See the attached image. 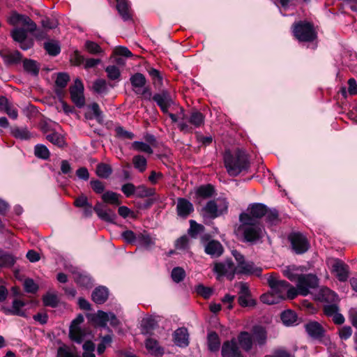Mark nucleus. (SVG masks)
Listing matches in <instances>:
<instances>
[{
	"label": "nucleus",
	"instance_id": "f257e3e1",
	"mask_svg": "<svg viewBox=\"0 0 357 357\" xmlns=\"http://www.w3.org/2000/svg\"><path fill=\"white\" fill-rule=\"evenodd\" d=\"M223 160L227 172L231 176L235 177L241 173H247L250 167L248 154L239 148L234 151H225Z\"/></svg>",
	"mask_w": 357,
	"mask_h": 357
},
{
	"label": "nucleus",
	"instance_id": "f03ea898",
	"mask_svg": "<svg viewBox=\"0 0 357 357\" xmlns=\"http://www.w3.org/2000/svg\"><path fill=\"white\" fill-rule=\"evenodd\" d=\"M83 208V213L85 217H91L93 214V211H94L101 220L106 222L114 223L115 220L117 218L114 211L100 202H97L93 207L92 204L89 203Z\"/></svg>",
	"mask_w": 357,
	"mask_h": 357
},
{
	"label": "nucleus",
	"instance_id": "7ed1b4c3",
	"mask_svg": "<svg viewBox=\"0 0 357 357\" xmlns=\"http://www.w3.org/2000/svg\"><path fill=\"white\" fill-rule=\"evenodd\" d=\"M294 37L299 42H313L317 37V32L312 23L306 21H299L292 25Z\"/></svg>",
	"mask_w": 357,
	"mask_h": 357
},
{
	"label": "nucleus",
	"instance_id": "20e7f679",
	"mask_svg": "<svg viewBox=\"0 0 357 357\" xmlns=\"http://www.w3.org/2000/svg\"><path fill=\"white\" fill-rule=\"evenodd\" d=\"M292 250L296 255H303L310 248V243L305 236L301 232H291L288 236Z\"/></svg>",
	"mask_w": 357,
	"mask_h": 357
},
{
	"label": "nucleus",
	"instance_id": "39448f33",
	"mask_svg": "<svg viewBox=\"0 0 357 357\" xmlns=\"http://www.w3.org/2000/svg\"><path fill=\"white\" fill-rule=\"evenodd\" d=\"M319 280L313 274H301L298 278L297 288L300 295L307 296L310 293L309 289H314L318 287Z\"/></svg>",
	"mask_w": 357,
	"mask_h": 357
},
{
	"label": "nucleus",
	"instance_id": "423d86ee",
	"mask_svg": "<svg viewBox=\"0 0 357 357\" xmlns=\"http://www.w3.org/2000/svg\"><path fill=\"white\" fill-rule=\"evenodd\" d=\"M229 202L222 199L218 204L214 200L208 201L203 210L208 215L210 218L215 219L228 212Z\"/></svg>",
	"mask_w": 357,
	"mask_h": 357
},
{
	"label": "nucleus",
	"instance_id": "0eeeda50",
	"mask_svg": "<svg viewBox=\"0 0 357 357\" xmlns=\"http://www.w3.org/2000/svg\"><path fill=\"white\" fill-rule=\"evenodd\" d=\"M8 22L13 26L22 25L26 26L30 33L35 31L37 28L36 24L29 16L20 14L15 10L11 12Z\"/></svg>",
	"mask_w": 357,
	"mask_h": 357
},
{
	"label": "nucleus",
	"instance_id": "6e6552de",
	"mask_svg": "<svg viewBox=\"0 0 357 357\" xmlns=\"http://www.w3.org/2000/svg\"><path fill=\"white\" fill-rule=\"evenodd\" d=\"M70 98L73 102L78 107L82 108L85 105V98L84 96V84L82 80L77 78L73 85L70 89Z\"/></svg>",
	"mask_w": 357,
	"mask_h": 357
},
{
	"label": "nucleus",
	"instance_id": "1a4fd4ad",
	"mask_svg": "<svg viewBox=\"0 0 357 357\" xmlns=\"http://www.w3.org/2000/svg\"><path fill=\"white\" fill-rule=\"evenodd\" d=\"M152 100L164 114L168 113L169 108L174 104L171 93L167 89H162L160 93H155Z\"/></svg>",
	"mask_w": 357,
	"mask_h": 357
},
{
	"label": "nucleus",
	"instance_id": "9d476101",
	"mask_svg": "<svg viewBox=\"0 0 357 357\" xmlns=\"http://www.w3.org/2000/svg\"><path fill=\"white\" fill-rule=\"evenodd\" d=\"M84 316L82 314H77L70 326L69 337L73 340L80 344L82 342L84 337V332L81 329L79 325L84 321Z\"/></svg>",
	"mask_w": 357,
	"mask_h": 357
},
{
	"label": "nucleus",
	"instance_id": "9b49d317",
	"mask_svg": "<svg viewBox=\"0 0 357 357\" xmlns=\"http://www.w3.org/2000/svg\"><path fill=\"white\" fill-rule=\"evenodd\" d=\"M267 282L273 293H274L277 297L281 299H285L284 291L291 286L287 281L278 280L272 273L268 278Z\"/></svg>",
	"mask_w": 357,
	"mask_h": 357
},
{
	"label": "nucleus",
	"instance_id": "f8f14e48",
	"mask_svg": "<svg viewBox=\"0 0 357 357\" xmlns=\"http://www.w3.org/2000/svg\"><path fill=\"white\" fill-rule=\"evenodd\" d=\"M304 328L305 332L313 340L321 341L325 337L326 330L323 326L316 321H310L305 324Z\"/></svg>",
	"mask_w": 357,
	"mask_h": 357
},
{
	"label": "nucleus",
	"instance_id": "ddd939ff",
	"mask_svg": "<svg viewBox=\"0 0 357 357\" xmlns=\"http://www.w3.org/2000/svg\"><path fill=\"white\" fill-rule=\"evenodd\" d=\"M251 296L248 284L245 282H240V291L238 297V305L243 307H255L257 302Z\"/></svg>",
	"mask_w": 357,
	"mask_h": 357
},
{
	"label": "nucleus",
	"instance_id": "4468645a",
	"mask_svg": "<svg viewBox=\"0 0 357 357\" xmlns=\"http://www.w3.org/2000/svg\"><path fill=\"white\" fill-rule=\"evenodd\" d=\"M221 355L222 357H244L234 339L223 342Z\"/></svg>",
	"mask_w": 357,
	"mask_h": 357
},
{
	"label": "nucleus",
	"instance_id": "2eb2a0df",
	"mask_svg": "<svg viewBox=\"0 0 357 357\" xmlns=\"http://www.w3.org/2000/svg\"><path fill=\"white\" fill-rule=\"evenodd\" d=\"M239 230L243 231L244 242L255 243L262 238V230L257 225L245 227Z\"/></svg>",
	"mask_w": 357,
	"mask_h": 357
},
{
	"label": "nucleus",
	"instance_id": "dca6fc26",
	"mask_svg": "<svg viewBox=\"0 0 357 357\" xmlns=\"http://www.w3.org/2000/svg\"><path fill=\"white\" fill-rule=\"evenodd\" d=\"M0 57L3 59L6 66L17 65L23 60V55L18 50H15L13 52L7 50H0Z\"/></svg>",
	"mask_w": 357,
	"mask_h": 357
},
{
	"label": "nucleus",
	"instance_id": "f3484780",
	"mask_svg": "<svg viewBox=\"0 0 357 357\" xmlns=\"http://www.w3.org/2000/svg\"><path fill=\"white\" fill-rule=\"evenodd\" d=\"M26 305V303L20 299H14L12 303V308L2 306L1 310L6 315H16L25 317L26 314L24 311L21 310L22 307Z\"/></svg>",
	"mask_w": 357,
	"mask_h": 357
},
{
	"label": "nucleus",
	"instance_id": "a211bd4d",
	"mask_svg": "<svg viewBox=\"0 0 357 357\" xmlns=\"http://www.w3.org/2000/svg\"><path fill=\"white\" fill-rule=\"evenodd\" d=\"M87 108L90 111L85 113V118L89 120L96 119L98 123L102 124L104 121L105 116L102 111L100 109L99 105L94 102L88 105Z\"/></svg>",
	"mask_w": 357,
	"mask_h": 357
},
{
	"label": "nucleus",
	"instance_id": "6ab92c4d",
	"mask_svg": "<svg viewBox=\"0 0 357 357\" xmlns=\"http://www.w3.org/2000/svg\"><path fill=\"white\" fill-rule=\"evenodd\" d=\"M333 272L340 282H346L349 278V266L340 259H337L333 265Z\"/></svg>",
	"mask_w": 357,
	"mask_h": 357
},
{
	"label": "nucleus",
	"instance_id": "aec40b11",
	"mask_svg": "<svg viewBox=\"0 0 357 357\" xmlns=\"http://www.w3.org/2000/svg\"><path fill=\"white\" fill-rule=\"evenodd\" d=\"M174 343L179 347H186L189 345V333L185 327L177 328L173 334Z\"/></svg>",
	"mask_w": 357,
	"mask_h": 357
},
{
	"label": "nucleus",
	"instance_id": "412c9836",
	"mask_svg": "<svg viewBox=\"0 0 357 357\" xmlns=\"http://www.w3.org/2000/svg\"><path fill=\"white\" fill-rule=\"evenodd\" d=\"M176 211L178 216L186 218L192 212L194 211V206L187 199L178 198Z\"/></svg>",
	"mask_w": 357,
	"mask_h": 357
},
{
	"label": "nucleus",
	"instance_id": "4be33fe9",
	"mask_svg": "<svg viewBox=\"0 0 357 357\" xmlns=\"http://www.w3.org/2000/svg\"><path fill=\"white\" fill-rule=\"evenodd\" d=\"M262 273V268L256 267L252 261H245L243 265L236 267V273L247 275H255L260 276Z\"/></svg>",
	"mask_w": 357,
	"mask_h": 357
},
{
	"label": "nucleus",
	"instance_id": "5701e85b",
	"mask_svg": "<svg viewBox=\"0 0 357 357\" xmlns=\"http://www.w3.org/2000/svg\"><path fill=\"white\" fill-rule=\"evenodd\" d=\"M215 190L212 184L202 185L195 191V199L200 203L202 199H208L213 197Z\"/></svg>",
	"mask_w": 357,
	"mask_h": 357
},
{
	"label": "nucleus",
	"instance_id": "b1692460",
	"mask_svg": "<svg viewBox=\"0 0 357 357\" xmlns=\"http://www.w3.org/2000/svg\"><path fill=\"white\" fill-rule=\"evenodd\" d=\"M109 297V289L105 286L96 287L91 294V299L96 304L105 303Z\"/></svg>",
	"mask_w": 357,
	"mask_h": 357
},
{
	"label": "nucleus",
	"instance_id": "393cba45",
	"mask_svg": "<svg viewBox=\"0 0 357 357\" xmlns=\"http://www.w3.org/2000/svg\"><path fill=\"white\" fill-rule=\"evenodd\" d=\"M204 251L212 257H219L222 255L224 248L218 241L211 240L205 245Z\"/></svg>",
	"mask_w": 357,
	"mask_h": 357
},
{
	"label": "nucleus",
	"instance_id": "a878e982",
	"mask_svg": "<svg viewBox=\"0 0 357 357\" xmlns=\"http://www.w3.org/2000/svg\"><path fill=\"white\" fill-rule=\"evenodd\" d=\"M73 278L77 284L82 287L90 289L93 285L92 278L86 273L75 272L73 273Z\"/></svg>",
	"mask_w": 357,
	"mask_h": 357
},
{
	"label": "nucleus",
	"instance_id": "bb28decb",
	"mask_svg": "<svg viewBox=\"0 0 357 357\" xmlns=\"http://www.w3.org/2000/svg\"><path fill=\"white\" fill-rule=\"evenodd\" d=\"M238 341L239 345L245 351L248 352L252 349L253 337L248 331H241L238 335Z\"/></svg>",
	"mask_w": 357,
	"mask_h": 357
},
{
	"label": "nucleus",
	"instance_id": "cd10ccee",
	"mask_svg": "<svg viewBox=\"0 0 357 357\" xmlns=\"http://www.w3.org/2000/svg\"><path fill=\"white\" fill-rule=\"evenodd\" d=\"M253 340H255L257 344L263 346L266 344L267 340V332L264 327L260 325H255L252 328Z\"/></svg>",
	"mask_w": 357,
	"mask_h": 357
},
{
	"label": "nucleus",
	"instance_id": "c85d7f7f",
	"mask_svg": "<svg viewBox=\"0 0 357 357\" xmlns=\"http://www.w3.org/2000/svg\"><path fill=\"white\" fill-rule=\"evenodd\" d=\"M248 210L257 219L264 217L268 212V206L261 203H254L249 206Z\"/></svg>",
	"mask_w": 357,
	"mask_h": 357
},
{
	"label": "nucleus",
	"instance_id": "c756f323",
	"mask_svg": "<svg viewBox=\"0 0 357 357\" xmlns=\"http://www.w3.org/2000/svg\"><path fill=\"white\" fill-rule=\"evenodd\" d=\"M146 349L153 355L162 356L164 354V349L159 345L158 340L149 337L145 341Z\"/></svg>",
	"mask_w": 357,
	"mask_h": 357
},
{
	"label": "nucleus",
	"instance_id": "7c9ffc66",
	"mask_svg": "<svg viewBox=\"0 0 357 357\" xmlns=\"http://www.w3.org/2000/svg\"><path fill=\"white\" fill-rule=\"evenodd\" d=\"M24 70L32 76H38L40 72V64L36 60L24 59L22 60Z\"/></svg>",
	"mask_w": 357,
	"mask_h": 357
},
{
	"label": "nucleus",
	"instance_id": "2f4dec72",
	"mask_svg": "<svg viewBox=\"0 0 357 357\" xmlns=\"http://www.w3.org/2000/svg\"><path fill=\"white\" fill-rule=\"evenodd\" d=\"M11 135L17 139L29 140L32 137V134L25 127L12 126L10 128Z\"/></svg>",
	"mask_w": 357,
	"mask_h": 357
},
{
	"label": "nucleus",
	"instance_id": "473e14b6",
	"mask_svg": "<svg viewBox=\"0 0 357 357\" xmlns=\"http://www.w3.org/2000/svg\"><path fill=\"white\" fill-rule=\"evenodd\" d=\"M121 195L120 194L110 190L105 192L101 196L104 203L114 206H120L121 204Z\"/></svg>",
	"mask_w": 357,
	"mask_h": 357
},
{
	"label": "nucleus",
	"instance_id": "72a5a7b5",
	"mask_svg": "<svg viewBox=\"0 0 357 357\" xmlns=\"http://www.w3.org/2000/svg\"><path fill=\"white\" fill-rule=\"evenodd\" d=\"M46 139L59 148L63 149L67 146L64 137L56 130L47 135Z\"/></svg>",
	"mask_w": 357,
	"mask_h": 357
},
{
	"label": "nucleus",
	"instance_id": "f704fd0d",
	"mask_svg": "<svg viewBox=\"0 0 357 357\" xmlns=\"http://www.w3.org/2000/svg\"><path fill=\"white\" fill-rule=\"evenodd\" d=\"M348 85V90H347L345 86H342L338 91V95L341 96L344 99L347 98V93L351 96L357 94V83L354 78L349 79Z\"/></svg>",
	"mask_w": 357,
	"mask_h": 357
},
{
	"label": "nucleus",
	"instance_id": "c9c22d12",
	"mask_svg": "<svg viewBox=\"0 0 357 357\" xmlns=\"http://www.w3.org/2000/svg\"><path fill=\"white\" fill-rule=\"evenodd\" d=\"M208 348L211 352H216L220 349V340L215 331L210 332L207 336Z\"/></svg>",
	"mask_w": 357,
	"mask_h": 357
},
{
	"label": "nucleus",
	"instance_id": "e433bc0d",
	"mask_svg": "<svg viewBox=\"0 0 357 357\" xmlns=\"http://www.w3.org/2000/svg\"><path fill=\"white\" fill-rule=\"evenodd\" d=\"M205 116L196 109L192 110L188 122L195 128H199L204 123Z\"/></svg>",
	"mask_w": 357,
	"mask_h": 357
},
{
	"label": "nucleus",
	"instance_id": "4c0bfd02",
	"mask_svg": "<svg viewBox=\"0 0 357 357\" xmlns=\"http://www.w3.org/2000/svg\"><path fill=\"white\" fill-rule=\"evenodd\" d=\"M280 319L284 324V325L287 326H293L296 323L298 320V316L296 313L291 310H287L283 311L280 314Z\"/></svg>",
	"mask_w": 357,
	"mask_h": 357
},
{
	"label": "nucleus",
	"instance_id": "58836bf2",
	"mask_svg": "<svg viewBox=\"0 0 357 357\" xmlns=\"http://www.w3.org/2000/svg\"><path fill=\"white\" fill-rule=\"evenodd\" d=\"M43 48L47 53L52 56H56L61 52V46L56 40H49L45 42L43 44Z\"/></svg>",
	"mask_w": 357,
	"mask_h": 357
},
{
	"label": "nucleus",
	"instance_id": "ea45409f",
	"mask_svg": "<svg viewBox=\"0 0 357 357\" xmlns=\"http://www.w3.org/2000/svg\"><path fill=\"white\" fill-rule=\"evenodd\" d=\"M112 172L113 169L111 165L109 164L100 162L96 166V174L98 177L101 178H108Z\"/></svg>",
	"mask_w": 357,
	"mask_h": 357
},
{
	"label": "nucleus",
	"instance_id": "a19ab883",
	"mask_svg": "<svg viewBox=\"0 0 357 357\" xmlns=\"http://www.w3.org/2000/svg\"><path fill=\"white\" fill-rule=\"evenodd\" d=\"M116 9L124 21L131 19L129 6L125 0H116Z\"/></svg>",
	"mask_w": 357,
	"mask_h": 357
},
{
	"label": "nucleus",
	"instance_id": "79ce46f5",
	"mask_svg": "<svg viewBox=\"0 0 357 357\" xmlns=\"http://www.w3.org/2000/svg\"><path fill=\"white\" fill-rule=\"evenodd\" d=\"M109 319V314L102 310H98L96 314L92 315L91 318L93 322L101 327H106Z\"/></svg>",
	"mask_w": 357,
	"mask_h": 357
},
{
	"label": "nucleus",
	"instance_id": "37998d69",
	"mask_svg": "<svg viewBox=\"0 0 357 357\" xmlns=\"http://www.w3.org/2000/svg\"><path fill=\"white\" fill-rule=\"evenodd\" d=\"M137 197L145 198L156 196V191L155 188H148L144 185H138L136 188Z\"/></svg>",
	"mask_w": 357,
	"mask_h": 357
},
{
	"label": "nucleus",
	"instance_id": "c03bdc74",
	"mask_svg": "<svg viewBox=\"0 0 357 357\" xmlns=\"http://www.w3.org/2000/svg\"><path fill=\"white\" fill-rule=\"evenodd\" d=\"M239 221L241 222V225L239 226L238 229H243L245 227L257 225L256 219L251 215L250 213H241L239 215Z\"/></svg>",
	"mask_w": 357,
	"mask_h": 357
},
{
	"label": "nucleus",
	"instance_id": "a18cd8bd",
	"mask_svg": "<svg viewBox=\"0 0 357 357\" xmlns=\"http://www.w3.org/2000/svg\"><path fill=\"white\" fill-rule=\"evenodd\" d=\"M130 82L133 88L139 89L146 86V79L142 73H136L130 77Z\"/></svg>",
	"mask_w": 357,
	"mask_h": 357
},
{
	"label": "nucleus",
	"instance_id": "49530a36",
	"mask_svg": "<svg viewBox=\"0 0 357 357\" xmlns=\"http://www.w3.org/2000/svg\"><path fill=\"white\" fill-rule=\"evenodd\" d=\"M265 221L269 226L276 225L280 222L279 212L276 208H268L265 215Z\"/></svg>",
	"mask_w": 357,
	"mask_h": 357
},
{
	"label": "nucleus",
	"instance_id": "de8ad7c7",
	"mask_svg": "<svg viewBox=\"0 0 357 357\" xmlns=\"http://www.w3.org/2000/svg\"><path fill=\"white\" fill-rule=\"evenodd\" d=\"M136 244L145 248H149L155 244L150 235L146 232L137 234Z\"/></svg>",
	"mask_w": 357,
	"mask_h": 357
},
{
	"label": "nucleus",
	"instance_id": "09e8293b",
	"mask_svg": "<svg viewBox=\"0 0 357 357\" xmlns=\"http://www.w3.org/2000/svg\"><path fill=\"white\" fill-rule=\"evenodd\" d=\"M146 69L154 85H161L162 84L163 77L160 70L150 66H148Z\"/></svg>",
	"mask_w": 357,
	"mask_h": 357
},
{
	"label": "nucleus",
	"instance_id": "8fccbe9b",
	"mask_svg": "<svg viewBox=\"0 0 357 357\" xmlns=\"http://www.w3.org/2000/svg\"><path fill=\"white\" fill-rule=\"evenodd\" d=\"M34 154L38 158L47 160L50 158V152L46 146L38 144L34 146Z\"/></svg>",
	"mask_w": 357,
	"mask_h": 357
},
{
	"label": "nucleus",
	"instance_id": "3c124183",
	"mask_svg": "<svg viewBox=\"0 0 357 357\" xmlns=\"http://www.w3.org/2000/svg\"><path fill=\"white\" fill-rule=\"evenodd\" d=\"M134 167L139 172H144L147 167V160L144 155H137L132 158Z\"/></svg>",
	"mask_w": 357,
	"mask_h": 357
},
{
	"label": "nucleus",
	"instance_id": "603ef678",
	"mask_svg": "<svg viewBox=\"0 0 357 357\" xmlns=\"http://www.w3.org/2000/svg\"><path fill=\"white\" fill-rule=\"evenodd\" d=\"M29 31L24 28H16L12 30L10 35L13 39L17 43L23 42L27 38Z\"/></svg>",
	"mask_w": 357,
	"mask_h": 357
},
{
	"label": "nucleus",
	"instance_id": "864d4df0",
	"mask_svg": "<svg viewBox=\"0 0 357 357\" xmlns=\"http://www.w3.org/2000/svg\"><path fill=\"white\" fill-rule=\"evenodd\" d=\"M42 300L45 306L51 307H56L59 302L56 295L50 293L45 294Z\"/></svg>",
	"mask_w": 357,
	"mask_h": 357
},
{
	"label": "nucleus",
	"instance_id": "5fc2aeb1",
	"mask_svg": "<svg viewBox=\"0 0 357 357\" xmlns=\"http://www.w3.org/2000/svg\"><path fill=\"white\" fill-rule=\"evenodd\" d=\"M16 262V258L11 254L3 253L0 255V266L10 268Z\"/></svg>",
	"mask_w": 357,
	"mask_h": 357
},
{
	"label": "nucleus",
	"instance_id": "6e6d98bb",
	"mask_svg": "<svg viewBox=\"0 0 357 357\" xmlns=\"http://www.w3.org/2000/svg\"><path fill=\"white\" fill-rule=\"evenodd\" d=\"M93 90L98 93H107V82L105 79H97L93 82Z\"/></svg>",
	"mask_w": 357,
	"mask_h": 357
},
{
	"label": "nucleus",
	"instance_id": "4d7b16f0",
	"mask_svg": "<svg viewBox=\"0 0 357 357\" xmlns=\"http://www.w3.org/2000/svg\"><path fill=\"white\" fill-rule=\"evenodd\" d=\"M112 342V335H106L103 337H101L100 342L98 344L97 347V352L98 355L102 354L106 349L107 346H109Z\"/></svg>",
	"mask_w": 357,
	"mask_h": 357
},
{
	"label": "nucleus",
	"instance_id": "13d9d810",
	"mask_svg": "<svg viewBox=\"0 0 357 357\" xmlns=\"http://www.w3.org/2000/svg\"><path fill=\"white\" fill-rule=\"evenodd\" d=\"M171 277L174 282L179 283L184 280L185 271L180 266L174 267L172 271Z\"/></svg>",
	"mask_w": 357,
	"mask_h": 357
},
{
	"label": "nucleus",
	"instance_id": "bf43d9fd",
	"mask_svg": "<svg viewBox=\"0 0 357 357\" xmlns=\"http://www.w3.org/2000/svg\"><path fill=\"white\" fill-rule=\"evenodd\" d=\"M105 72L109 79L110 80H119L121 77V72L118 67L114 65H110L105 68Z\"/></svg>",
	"mask_w": 357,
	"mask_h": 357
},
{
	"label": "nucleus",
	"instance_id": "052dcab7",
	"mask_svg": "<svg viewBox=\"0 0 357 357\" xmlns=\"http://www.w3.org/2000/svg\"><path fill=\"white\" fill-rule=\"evenodd\" d=\"M85 50L91 54H99L103 51L101 47L96 42L86 40L84 43Z\"/></svg>",
	"mask_w": 357,
	"mask_h": 357
},
{
	"label": "nucleus",
	"instance_id": "680f3d73",
	"mask_svg": "<svg viewBox=\"0 0 357 357\" xmlns=\"http://www.w3.org/2000/svg\"><path fill=\"white\" fill-rule=\"evenodd\" d=\"M132 148L138 151L144 152L149 154L153 153L151 146L145 142L135 141L132 143Z\"/></svg>",
	"mask_w": 357,
	"mask_h": 357
},
{
	"label": "nucleus",
	"instance_id": "e2e57ef3",
	"mask_svg": "<svg viewBox=\"0 0 357 357\" xmlns=\"http://www.w3.org/2000/svg\"><path fill=\"white\" fill-rule=\"evenodd\" d=\"M116 137L121 139H132L135 137V134L132 132L128 131L124 129L123 126H117L115 128Z\"/></svg>",
	"mask_w": 357,
	"mask_h": 357
},
{
	"label": "nucleus",
	"instance_id": "0e129e2a",
	"mask_svg": "<svg viewBox=\"0 0 357 357\" xmlns=\"http://www.w3.org/2000/svg\"><path fill=\"white\" fill-rule=\"evenodd\" d=\"M70 81V76L66 73H59L55 81L56 87L65 89L68 82Z\"/></svg>",
	"mask_w": 357,
	"mask_h": 357
},
{
	"label": "nucleus",
	"instance_id": "69168bd1",
	"mask_svg": "<svg viewBox=\"0 0 357 357\" xmlns=\"http://www.w3.org/2000/svg\"><path fill=\"white\" fill-rule=\"evenodd\" d=\"M196 291L197 294L203 297L204 299H208L212 295L213 289L211 287H206L202 284H199L196 287Z\"/></svg>",
	"mask_w": 357,
	"mask_h": 357
},
{
	"label": "nucleus",
	"instance_id": "338daca9",
	"mask_svg": "<svg viewBox=\"0 0 357 357\" xmlns=\"http://www.w3.org/2000/svg\"><path fill=\"white\" fill-rule=\"evenodd\" d=\"M24 289L26 293L36 294L38 290V286L31 278H26L24 282Z\"/></svg>",
	"mask_w": 357,
	"mask_h": 357
},
{
	"label": "nucleus",
	"instance_id": "774afa93",
	"mask_svg": "<svg viewBox=\"0 0 357 357\" xmlns=\"http://www.w3.org/2000/svg\"><path fill=\"white\" fill-rule=\"evenodd\" d=\"M89 184L93 191L96 194H102L105 190L104 183L98 179L91 180Z\"/></svg>",
	"mask_w": 357,
	"mask_h": 357
}]
</instances>
